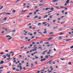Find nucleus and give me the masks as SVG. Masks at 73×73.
Masks as SVG:
<instances>
[{
  "mask_svg": "<svg viewBox=\"0 0 73 73\" xmlns=\"http://www.w3.org/2000/svg\"><path fill=\"white\" fill-rule=\"evenodd\" d=\"M12 32H16V30H15L12 31Z\"/></svg>",
  "mask_w": 73,
  "mask_h": 73,
  "instance_id": "aec40b11",
  "label": "nucleus"
},
{
  "mask_svg": "<svg viewBox=\"0 0 73 73\" xmlns=\"http://www.w3.org/2000/svg\"><path fill=\"white\" fill-rule=\"evenodd\" d=\"M44 69H43L42 70H40V72H44Z\"/></svg>",
  "mask_w": 73,
  "mask_h": 73,
  "instance_id": "b1692460",
  "label": "nucleus"
},
{
  "mask_svg": "<svg viewBox=\"0 0 73 73\" xmlns=\"http://www.w3.org/2000/svg\"><path fill=\"white\" fill-rule=\"evenodd\" d=\"M68 64V65H72V63L71 62H69Z\"/></svg>",
  "mask_w": 73,
  "mask_h": 73,
  "instance_id": "dca6fc26",
  "label": "nucleus"
},
{
  "mask_svg": "<svg viewBox=\"0 0 73 73\" xmlns=\"http://www.w3.org/2000/svg\"><path fill=\"white\" fill-rule=\"evenodd\" d=\"M67 3H66L64 4V5H67Z\"/></svg>",
  "mask_w": 73,
  "mask_h": 73,
  "instance_id": "a18cd8bd",
  "label": "nucleus"
},
{
  "mask_svg": "<svg viewBox=\"0 0 73 73\" xmlns=\"http://www.w3.org/2000/svg\"><path fill=\"white\" fill-rule=\"evenodd\" d=\"M6 56H7V57L8 58H11V56H10L9 54H6Z\"/></svg>",
  "mask_w": 73,
  "mask_h": 73,
  "instance_id": "7ed1b4c3",
  "label": "nucleus"
},
{
  "mask_svg": "<svg viewBox=\"0 0 73 73\" xmlns=\"http://www.w3.org/2000/svg\"><path fill=\"white\" fill-rule=\"evenodd\" d=\"M51 57H53V56H50V58Z\"/></svg>",
  "mask_w": 73,
  "mask_h": 73,
  "instance_id": "774afa93",
  "label": "nucleus"
},
{
  "mask_svg": "<svg viewBox=\"0 0 73 73\" xmlns=\"http://www.w3.org/2000/svg\"><path fill=\"white\" fill-rule=\"evenodd\" d=\"M31 50H32V51L33 52L35 51V49H32Z\"/></svg>",
  "mask_w": 73,
  "mask_h": 73,
  "instance_id": "09e8293b",
  "label": "nucleus"
},
{
  "mask_svg": "<svg viewBox=\"0 0 73 73\" xmlns=\"http://www.w3.org/2000/svg\"><path fill=\"white\" fill-rule=\"evenodd\" d=\"M11 62H10V64L9 65V66H11Z\"/></svg>",
  "mask_w": 73,
  "mask_h": 73,
  "instance_id": "7c9ffc66",
  "label": "nucleus"
},
{
  "mask_svg": "<svg viewBox=\"0 0 73 73\" xmlns=\"http://www.w3.org/2000/svg\"><path fill=\"white\" fill-rule=\"evenodd\" d=\"M48 57H49L48 56H46V58H48Z\"/></svg>",
  "mask_w": 73,
  "mask_h": 73,
  "instance_id": "2f4dec72",
  "label": "nucleus"
},
{
  "mask_svg": "<svg viewBox=\"0 0 73 73\" xmlns=\"http://www.w3.org/2000/svg\"><path fill=\"white\" fill-rule=\"evenodd\" d=\"M53 38V37H50L49 38V40H52Z\"/></svg>",
  "mask_w": 73,
  "mask_h": 73,
  "instance_id": "20e7f679",
  "label": "nucleus"
},
{
  "mask_svg": "<svg viewBox=\"0 0 73 73\" xmlns=\"http://www.w3.org/2000/svg\"><path fill=\"white\" fill-rule=\"evenodd\" d=\"M52 16H50V19H52Z\"/></svg>",
  "mask_w": 73,
  "mask_h": 73,
  "instance_id": "bf43d9fd",
  "label": "nucleus"
},
{
  "mask_svg": "<svg viewBox=\"0 0 73 73\" xmlns=\"http://www.w3.org/2000/svg\"><path fill=\"white\" fill-rule=\"evenodd\" d=\"M65 15H67V14H68V12H66V13H65Z\"/></svg>",
  "mask_w": 73,
  "mask_h": 73,
  "instance_id": "6e6d98bb",
  "label": "nucleus"
},
{
  "mask_svg": "<svg viewBox=\"0 0 73 73\" xmlns=\"http://www.w3.org/2000/svg\"><path fill=\"white\" fill-rule=\"evenodd\" d=\"M11 14V13H6V15H10Z\"/></svg>",
  "mask_w": 73,
  "mask_h": 73,
  "instance_id": "f8f14e48",
  "label": "nucleus"
},
{
  "mask_svg": "<svg viewBox=\"0 0 73 73\" xmlns=\"http://www.w3.org/2000/svg\"><path fill=\"white\" fill-rule=\"evenodd\" d=\"M37 7H38V6H36L34 8H37Z\"/></svg>",
  "mask_w": 73,
  "mask_h": 73,
  "instance_id": "4d7b16f0",
  "label": "nucleus"
},
{
  "mask_svg": "<svg viewBox=\"0 0 73 73\" xmlns=\"http://www.w3.org/2000/svg\"><path fill=\"white\" fill-rule=\"evenodd\" d=\"M70 0H67V1H66V3L67 4H69V3Z\"/></svg>",
  "mask_w": 73,
  "mask_h": 73,
  "instance_id": "39448f33",
  "label": "nucleus"
},
{
  "mask_svg": "<svg viewBox=\"0 0 73 73\" xmlns=\"http://www.w3.org/2000/svg\"><path fill=\"white\" fill-rule=\"evenodd\" d=\"M22 69H23V68H20L19 69V71H21V70H22Z\"/></svg>",
  "mask_w": 73,
  "mask_h": 73,
  "instance_id": "5701e85b",
  "label": "nucleus"
},
{
  "mask_svg": "<svg viewBox=\"0 0 73 73\" xmlns=\"http://www.w3.org/2000/svg\"><path fill=\"white\" fill-rule=\"evenodd\" d=\"M25 12V11H24V10H22V13Z\"/></svg>",
  "mask_w": 73,
  "mask_h": 73,
  "instance_id": "c756f323",
  "label": "nucleus"
},
{
  "mask_svg": "<svg viewBox=\"0 0 73 73\" xmlns=\"http://www.w3.org/2000/svg\"><path fill=\"white\" fill-rule=\"evenodd\" d=\"M56 1H57L56 0H54L52 1V2H53V3H55V2H56Z\"/></svg>",
  "mask_w": 73,
  "mask_h": 73,
  "instance_id": "423d86ee",
  "label": "nucleus"
},
{
  "mask_svg": "<svg viewBox=\"0 0 73 73\" xmlns=\"http://www.w3.org/2000/svg\"><path fill=\"white\" fill-rule=\"evenodd\" d=\"M4 68V67H1L0 68V69H3Z\"/></svg>",
  "mask_w": 73,
  "mask_h": 73,
  "instance_id": "37998d69",
  "label": "nucleus"
},
{
  "mask_svg": "<svg viewBox=\"0 0 73 73\" xmlns=\"http://www.w3.org/2000/svg\"><path fill=\"white\" fill-rule=\"evenodd\" d=\"M39 9H38V10H36L35 11V12L37 13V12H38V11H39Z\"/></svg>",
  "mask_w": 73,
  "mask_h": 73,
  "instance_id": "4be33fe9",
  "label": "nucleus"
},
{
  "mask_svg": "<svg viewBox=\"0 0 73 73\" xmlns=\"http://www.w3.org/2000/svg\"><path fill=\"white\" fill-rule=\"evenodd\" d=\"M73 46H71V47L70 48V49H73Z\"/></svg>",
  "mask_w": 73,
  "mask_h": 73,
  "instance_id": "a19ab883",
  "label": "nucleus"
},
{
  "mask_svg": "<svg viewBox=\"0 0 73 73\" xmlns=\"http://www.w3.org/2000/svg\"><path fill=\"white\" fill-rule=\"evenodd\" d=\"M6 37H11V36H10L9 35H7V36H6Z\"/></svg>",
  "mask_w": 73,
  "mask_h": 73,
  "instance_id": "4468645a",
  "label": "nucleus"
},
{
  "mask_svg": "<svg viewBox=\"0 0 73 73\" xmlns=\"http://www.w3.org/2000/svg\"><path fill=\"white\" fill-rule=\"evenodd\" d=\"M41 19V17H39V18H38V20H40V19Z\"/></svg>",
  "mask_w": 73,
  "mask_h": 73,
  "instance_id": "5fc2aeb1",
  "label": "nucleus"
},
{
  "mask_svg": "<svg viewBox=\"0 0 73 73\" xmlns=\"http://www.w3.org/2000/svg\"><path fill=\"white\" fill-rule=\"evenodd\" d=\"M12 37H11L10 38H9L8 39V40H11V39H12Z\"/></svg>",
  "mask_w": 73,
  "mask_h": 73,
  "instance_id": "ddd939ff",
  "label": "nucleus"
},
{
  "mask_svg": "<svg viewBox=\"0 0 73 73\" xmlns=\"http://www.w3.org/2000/svg\"><path fill=\"white\" fill-rule=\"evenodd\" d=\"M40 58H43V56H41L40 57Z\"/></svg>",
  "mask_w": 73,
  "mask_h": 73,
  "instance_id": "69168bd1",
  "label": "nucleus"
},
{
  "mask_svg": "<svg viewBox=\"0 0 73 73\" xmlns=\"http://www.w3.org/2000/svg\"><path fill=\"white\" fill-rule=\"evenodd\" d=\"M24 46H23L21 47V49H22V48H24Z\"/></svg>",
  "mask_w": 73,
  "mask_h": 73,
  "instance_id": "052dcab7",
  "label": "nucleus"
},
{
  "mask_svg": "<svg viewBox=\"0 0 73 73\" xmlns=\"http://www.w3.org/2000/svg\"><path fill=\"white\" fill-rule=\"evenodd\" d=\"M44 5V4H41L39 5V6H42V5Z\"/></svg>",
  "mask_w": 73,
  "mask_h": 73,
  "instance_id": "1a4fd4ad",
  "label": "nucleus"
},
{
  "mask_svg": "<svg viewBox=\"0 0 73 73\" xmlns=\"http://www.w3.org/2000/svg\"><path fill=\"white\" fill-rule=\"evenodd\" d=\"M15 67H14L13 68V70H15Z\"/></svg>",
  "mask_w": 73,
  "mask_h": 73,
  "instance_id": "e2e57ef3",
  "label": "nucleus"
},
{
  "mask_svg": "<svg viewBox=\"0 0 73 73\" xmlns=\"http://www.w3.org/2000/svg\"><path fill=\"white\" fill-rule=\"evenodd\" d=\"M51 10H54V8L53 7L50 8Z\"/></svg>",
  "mask_w": 73,
  "mask_h": 73,
  "instance_id": "bb28decb",
  "label": "nucleus"
},
{
  "mask_svg": "<svg viewBox=\"0 0 73 73\" xmlns=\"http://www.w3.org/2000/svg\"><path fill=\"white\" fill-rule=\"evenodd\" d=\"M60 60H65L64 59H62V58H60Z\"/></svg>",
  "mask_w": 73,
  "mask_h": 73,
  "instance_id": "ea45409f",
  "label": "nucleus"
},
{
  "mask_svg": "<svg viewBox=\"0 0 73 73\" xmlns=\"http://www.w3.org/2000/svg\"><path fill=\"white\" fill-rule=\"evenodd\" d=\"M5 30H6V31H8V30L7 29V28L5 29Z\"/></svg>",
  "mask_w": 73,
  "mask_h": 73,
  "instance_id": "13d9d810",
  "label": "nucleus"
},
{
  "mask_svg": "<svg viewBox=\"0 0 73 73\" xmlns=\"http://www.w3.org/2000/svg\"><path fill=\"white\" fill-rule=\"evenodd\" d=\"M38 33H40V34H41V35H42V33H40V32H38Z\"/></svg>",
  "mask_w": 73,
  "mask_h": 73,
  "instance_id": "3c124183",
  "label": "nucleus"
},
{
  "mask_svg": "<svg viewBox=\"0 0 73 73\" xmlns=\"http://www.w3.org/2000/svg\"><path fill=\"white\" fill-rule=\"evenodd\" d=\"M47 23L46 22H44L42 24H46Z\"/></svg>",
  "mask_w": 73,
  "mask_h": 73,
  "instance_id": "412c9836",
  "label": "nucleus"
},
{
  "mask_svg": "<svg viewBox=\"0 0 73 73\" xmlns=\"http://www.w3.org/2000/svg\"><path fill=\"white\" fill-rule=\"evenodd\" d=\"M59 40H61V39H62V37H59Z\"/></svg>",
  "mask_w": 73,
  "mask_h": 73,
  "instance_id": "393cba45",
  "label": "nucleus"
},
{
  "mask_svg": "<svg viewBox=\"0 0 73 73\" xmlns=\"http://www.w3.org/2000/svg\"><path fill=\"white\" fill-rule=\"evenodd\" d=\"M65 23V22H62L61 23V24H62L64 23Z\"/></svg>",
  "mask_w": 73,
  "mask_h": 73,
  "instance_id": "49530a36",
  "label": "nucleus"
},
{
  "mask_svg": "<svg viewBox=\"0 0 73 73\" xmlns=\"http://www.w3.org/2000/svg\"><path fill=\"white\" fill-rule=\"evenodd\" d=\"M63 35V33H60V35Z\"/></svg>",
  "mask_w": 73,
  "mask_h": 73,
  "instance_id": "473e14b6",
  "label": "nucleus"
},
{
  "mask_svg": "<svg viewBox=\"0 0 73 73\" xmlns=\"http://www.w3.org/2000/svg\"><path fill=\"white\" fill-rule=\"evenodd\" d=\"M52 12V11H48L47 12L48 13H50V12Z\"/></svg>",
  "mask_w": 73,
  "mask_h": 73,
  "instance_id": "72a5a7b5",
  "label": "nucleus"
},
{
  "mask_svg": "<svg viewBox=\"0 0 73 73\" xmlns=\"http://www.w3.org/2000/svg\"><path fill=\"white\" fill-rule=\"evenodd\" d=\"M4 61H1V63H0V64L1 65H2V64H4Z\"/></svg>",
  "mask_w": 73,
  "mask_h": 73,
  "instance_id": "f03ea898",
  "label": "nucleus"
},
{
  "mask_svg": "<svg viewBox=\"0 0 73 73\" xmlns=\"http://www.w3.org/2000/svg\"><path fill=\"white\" fill-rule=\"evenodd\" d=\"M32 26H30L29 27V29H31V28H32Z\"/></svg>",
  "mask_w": 73,
  "mask_h": 73,
  "instance_id": "680f3d73",
  "label": "nucleus"
},
{
  "mask_svg": "<svg viewBox=\"0 0 73 73\" xmlns=\"http://www.w3.org/2000/svg\"><path fill=\"white\" fill-rule=\"evenodd\" d=\"M64 17V16H62V17H61V19H62V18H63Z\"/></svg>",
  "mask_w": 73,
  "mask_h": 73,
  "instance_id": "338daca9",
  "label": "nucleus"
},
{
  "mask_svg": "<svg viewBox=\"0 0 73 73\" xmlns=\"http://www.w3.org/2000/svg\"><path fill=\"white\" fill-rule=\"evenodd\" d=\"M41 48H42V47H39L38 48V49H41Z\"/></svg>",
  "mask_w": 73,
  "mask_h": 73,
  "instance_id": "e433bc0d",
  "label": "nucleus"
},
{
  "mask_svg": "<svg viewBox=\"0 0 73 73\" xmlns=\"http://www.w3.org/2000/svg\"><path fill=\"white\" fill-rule=\"evenodd\" d=\"M70 40H66V41L67 42V41H70Z\"/></svg>",
  "mask_w": 73,
  "mask_h": 73,
  "instance_id": "de8ad7c7",
  "label": "nucleus"
},
{
  "mask_svg": "<svg viewBox=\"0 0 73 73\" xmlns=\"http://www.w3.org/2000/svg\"><path fill=\"white\" fill-rule=\"evenodd\" d=\"M35 64H36V65H37V62H35Z\"/></svg>",
  "mask_w": 73,
  "mask_h": 73,
  "instance_id": "79ce46f5",
  "label": "nucleus"
},
{
  "mask_svg": "<svg viewBox=\"0 0 73 73\" xmlns=\"http://www.w3.org/2000/svg\"><path fill=\"white\" fill-rule=\"evenodd\" d=\"M46 60V58H44V59H41L40 60V61L42 62V61H44Z\"/></svg>",
  "mask_w": 73,
  "mask_h": 73,
  "instance_id": "f257e3e1",
  "label": "nucleus"
},
{
  "mask_svg": "<svg viewBox=\"0 0 73 73\" xmlns=\"http://www.w3.org/2000/svg\"><path fill=\"white\" fill-rule=\"evenodd\" d=\"M38 18V16L37 15H36L34 17V18L35 19H37V18Z\"/></svg>",
  "mask_w": 73,
  "mask_h": 73,
  "instance_id": "0eeeda50",
  "label": "nucleus"
},
{
  "mask_svg": "<svg viewBox=\"0 0 73 73\" xmlns=\"http://www.w3.org/2000/svg\"><path fill=\"white\" fill-rule=\"evenodd\" d=\"M60 8H64V7L63 6H60Z\"/></svg>",
  "mask_w": 73,
  "mask_h": 73,
  "instance_id": "c03bdc74",
  "label": "nucleus"
},
{
  "mask_svg": "<svg viewBox=\"0 0 73 73\" xmlns=\"http://www.w3.org/2000/svg\"><path fill=\"white\" fill-rule=\"evenodd\" d=\"M7 19V18H5L3 20H4V21H6Z\"/></svg>",
  "mask_w": 73,
  "mask_h": 73,
  "instance_id": "9b49d317",
  "label": "nucleus"
},
{
  "mask_svg": "<svg viewBox=\"0 0 73 73\" xmlns=\"http://www.w3.org/2000/svg\"><path fill=\"white\" fill-rule=\"evenodd\" d=\"M26 31V30H24L23 31V32H25Z\"/></svg>",
  "mask_w": 73,
  "mask_h": 73,
  "instance_id": "864d4df0",
  "label": "nucleus"
},
{
  "mask_svg": "<svg viewBox=\"0 0 73 73\" xmlns=\"http://www.w3.org/2000/svg\"><path fill=\"white\" fill-rule=\"evenodd\" d=\"M36 33H37L36 32H34V35H36Z\"/></svg>",
  "mask_w": 73,
  "mask_h": 73,
  "instance_id": "58836bf2",
  "label": "nucleus"
},
{
  "mask_svg": "<svg viewBox=\"0 0 73 73\" xmlns=\"http://www.w3.org/2000/svg\"><path fill=\"white\" fill-rule=\"evenodd\" d=\"M53 32H51L50 33H49V35H51L52 34H53Z\"/></svg>",
  "mask_w": 73,
  "mask_h": 73,
  "instance_id": "a211bd4d",
  "label": "nucleus"
},
{
  "mask_svg": "<svg viewBox=\"0 0 73 73\" xmlns=\"http://www.w3.org/2000/svg\"><path fill=\"white\" fill-rule=\"evenodd\" d=\"M47 32H46V31H45L43 32V33H44V34L46 33Z\"/></svg>",
  "mask_w": 73,
  "mask_h": 73,
  "instance_id": "f704fd0d",
  "label": "nucleus"
},
{
  "mask_svg": "<svg viewBox=\"0 0 73 73\" xmlns=\"http://www.w3.org/2000/svg\"><path fill=\"white\" fill-rule=\"evenodd\" d=\"M35 36H32V37H31V39H33V38H35Z\"/></svg>",
  "mask_w": 73,
  "mask_h": 73,
  "instance_id": "c85d7f7f",
  "label": "nucleus"
},
{
  "mask_svg": "<svg viewBox=\"0 0 73 73\" xmlns=\"http://www.w3.org/2000/svg\"><path fill=\"white\" fill-rule=\"evenodd\" d=\"M32 35H33V34L32 33H31L30 34V36H32Z\"/></svg>",
  "mask_w": 73,
  "mask_h": 73,
  "instance_id": "603ef678",
  "label": "nucleus"
},
{
  "mask_svg": "<svg viewBox=\"0 0 73 73\" xmlns=\"http://www.w3.org/2000/svg\"><path fill=\"white\" fill-rule=\"evenodd\" d=\"M31 39H28V41H30L31 40Z\"/></svg>",
  "mask_w": 73,
  "mask_h": 73,
  "instance_id": "0e129e2a",
  "label": "nucleus"
},
{
  "mask_svg": "<svg viewBox=\"0 0 73 73\" xmlns=\"http://www.w3.org/2000/svg\"><path fill=\"white\" fill-rule=\"evenodd\" d=\"M41 23H39L38 24V25H41Z\"/></svg>",
  "mask_w": 73,
  "mask_h": 73,
  "instance_id": "c9c22d12",
  "label": "nucleus"
},
{
  "mask_svg": "<svg viewBox=\"0 0 73 73\" xmlns=\"http://www.w3.org/2000/svg\"><path fill=\"white\" fill-rule=\"evenodd\" d=\"M4 54V53L2 52L0 53V54Z\"/></svg>",
  "mask_w": 73,
  "mask_h": 73,
  "instance_id": "8fccbe9b",
  "label": "nucleus"
},
{
  "mask_svg": "<svg viewBox=\"0 0 73 73\" xmlns=\"http://www.w3.org/2000/svg\"><path fill=\"white\" fill-rule=\"evenodd\" d=\"M31 68H32L34 66V65H33V64H31Z\"/></svg>",
  "mask_w": 73,
  "mask_h": 73,
  "instance_id": "6e6552de",
  "label": "nucleus"
},
{
  "mask_svg": "<svg viewBox=\"0 0 73 73\" xmlns=\"http://www.w3.org/2000/svg\"><path fill=\"white\" fill-rule=\"evenodd\" d=\"M49 42H47L46 43H45V44H49Z\"/></svg>",
  "mask_w": 73,
  "mask_h": 73,
  "instance_id": "f3484780",
  "label": "nucleus"
},
{
  "mask_svg": "<svg viewBox=\"0 0 73 73\" xmlns=\"http://www.w3.org/2000/svg\"><path fill=\"white\" fill-rule=\"evenodd\" d=\"M48 17V15H46L45 17H44V18H45L46 17Z\"/></svg>",
  "mask_w": 73,
  "mask_h": 73,
  "instance_id": "6ab92c4d",
  "label": "nucleus"
},
{
  "mask_svg": "<svg viewBox=\"0 0 73 73\" xmlns=\"http://www.w3.org/2000/svg\"><path fill=\"white\" fill-rule=\"evenodd\" d=\"M12 12H13V13H15V12H16V11L13 10V11H12Z\"/></svg>",
  "mask_w": 73,
  "mask_h": 73,
  "instance_id": "2eb2a0df",
  "label": "nucleus"
},
{
  "mask_svg": "<svg viewBox=\"0 0 73 73\" xmlns=\"http://www.w3.org/2000/svg\"><path fill=\"white\" fill-rule=\"evenodd\" d=\"M42 2H44V1H43V0H41V1L39 2V3H42Z\"/></svg>",
  "mask_w": 73,
  "mask_h": 73,
  "instance_id": "a878e982",
  "label": "nucleus"
},
{
  "mask_svg": "<svg viewBox=\"0 0 73 73\" xmlns=\"http://www.w3.org/2000/svg\"><path fill=\"white\" fill-rule=\"evenodd\" d=\"M3 6H2L1 7V8H0V9H3Z\"/></svg>",
  "mask_w": 73,
  "mask_h": 73,
  "instance_id": "4c0bfd02",
  "label": "nucleus"
},
{
  "mask_svg": "<svg viewBox=\"0 0 73 73\" xmlns=\"http://www.w3.org/2000/svg\"><path fill=\"white\" fill-rule=\"evenodd\" d=\"M48 9V7H47L45 9V10L46 11H47Z\"/></svg>",
  "mask_w": 73,
  "mask_h": 73,
  "instance_id": "cd10ccee",
  "label": "nucleus"
},
{
  "mask_svg": "<svg viewBox=\"0 0 73 73\" xmlns=\"http://www.w3.org/2000/svg\"><path fill=\"white\" fill-rule=\"evenodd\" d=\"M48 52V50H45L43 51V53H46V52Z\"/></svg>",
  "mask_w": 73,
  "mask_h": 73,
  "instance_id": "9d476101",
  "label": "nucleus"
}]
</instances>
